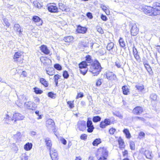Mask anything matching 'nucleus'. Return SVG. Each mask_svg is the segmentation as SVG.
<instances>
[{
    "label": "nucleus",
    "mask_w": 160,
    "mask_h": 160,
    "mask_svg": "<svg viewBox=\"0 0 160 160\" xmlns=\"http://www.w3.org/2000/svg\"><path fill=\"white\" fill-rule=\"evenodd\" d=\"M85 60L79 64V68H83L86 67H89V71L94 74V76L97 75L101 72L102 68L98 61L95 60L93 62L91 56L87 55L85 57Z\"/></svg>",
    "instance_id": "nucleus-1"
},
{
    "label": "nucleus",
    "mask_w": 160,
    "mask_h": 160,
    "mask_svg": "<svg viewBox=\"0 0 160 160\" xmlns=\"http://www.w3.org/2000/svg\"><path fill=\"white\" fill-rule=\"evenodd\" d=\"M143 8L146 14L150 16H156L160 13V3L155 2L153 3V7L145 6Z\"/></svg>",
    "instance_id": "nucleus-2"
},
{
    "label": "nucleus",
    "mask_w": 160,
    "mask_h": 160,
    "mask_svg": "<svg viewBox=\"0 0 160 160\" xmlns=\"http://www.w3.org/2000/svg\"><path fill=\"white\" fill-rule=\"evenodd\" d=\"M96 155V156H98V157H103L104 158H105L108 156V152L106 148H101L98 149Z\"/></svg>",
    "instance_id": "nucleus-3"
},
{
    "label": "nucleus",
    "mask_w": 160,
    "mask_h": 160,
    "mask_svg": "<svg viewBox=\"0 0 160 160\" xmlns=\"http://www.w3.org/2000/svg\"><path fill=\"white\" fill-rule=\"evenodd\" d=\"M18 100L16 102V104L18 107H21L24 102L26 101L28 99V97L24 95H20L18 97Z\"/></svg>",
    "instance_id": "nucleus-4"
},
{
    "label": "nucleus",
    "mask_w": 160,
    "mask_h": 160,
    "mask_svg": "<svg viewBox=\"0 0 160 160\" xmlns=\"http://www.w3.org/2000/svg\"><path fill=\"white\" fill-rule=\"evenodd\" d=\"M24 118V116L19 113H15L13 114L11 119L12 121L14 120V123H16L17 120H22Z\"/></svg>",
    "instance_id": "nucleus-5"
},
{
    "label": "nucleus",
    "mask_w": 160,
    "mask_h": 160,
    "mask_svg": "<svg viewBox=\"0 0 160 160\" xmlns=\"http://www.w3.org/2000/svg\"><path fill=\"white\" fill-rule=\"evenodd\" d=\"M46 126L50 130H52L53 132H55V126L54 121L50 119L48 120L46 122Z\"/></svg>",
    "instance_id": "nucleus-6"
},
{
    "label": "nucleus",
    "mask_w": 160,
    "mask_h": 160,
    "mask_svg": "<svg viewBox=\"0 0 160 160\" xmlns=\"http://www.w3.org/2000/svg\"><path fill=\"white\" fill-rule=\"evenodd\" d=\"M77 126L78 128L80 131H83L86 128V122L83 120L78 121L77 124Z\"/></svg>",
    "instance_id": "nucleus-7"
},
{
    "label": "nucleus",
    "mask_w": 160,
    "mask_h": 160,
    "mask_svg": "<svg viewBox=\"0 0 160 160\" xmlns=\"http://www.w3.org/2000/svg\"><path fill=\"white\" fill-rule=\"evenodd\" d=\"M90 118H88L87 122V127L88 128L87 131L88 132H93L94 128L92 124V123L91 120H89Z\"/></svg>",
    "instance_id": "nucleus-8"
},
{
    "label": "nucleus",
    "mask_w": 160,
    "mask_h": 160,
    "mask_svg": "<svg viewBox=\"0 0 160 160\" xmlns=\"http://www.w3.org/2000/svg\"><path fill=\"white\" fill-rule=\"evenodd\" d=\"M111 122L110 119L106 118L100 122L99 127L102 128H105L107 126L110 125Z\"/></svg>",
    "instance_id": "nucleus-9"
},
{
    "label": "nucleus",
    "mask_w": 160,
    "mask_h": 160,
    "mask_svg": "<svg viewBox=\"0 0 160 160\" xmlns=\"http://www.w3.org/2000/svg\"><path fill=\"white\" fill-rule=\"evenodd\" d=\"M131 27V34L132 36H135L138 33L139 29L137 28V25L135 24H132Z\"/></svg>",
    "instance_id": "nucleus-10"
},
{
    "label": "nucleus",
    "mask_w": 160,
    "mask_h": 160,
    "mask_svg": "<svg viewBox=\"0 0 160 160\" xmlns=\"http://www.w3.org/2000/svg\"><path fill=\"white\" fill-rule=\"evenodd\" d=\"M141 153H143L144 155L146 156V158L149 159H151L153 157L152 155V153L148 150H146L144 151V149H141L140 151Z\"/></svg>",
    "instance_id": "nucleus-11"
},
{
    "label": "nucleus",
    "mask_w": 160,
    "mask_h": 160,
    "mask_svg": "<svg viewBox=\"0 0 160 160\" xmlns=\"http://www.w3.org/2000/svg\"><path fill=\"white\" fill-rule=\"evenodd\" d=\"M24 106L28 109L32 110L35 109L36 107V104L31 101L25 102Z\"/></svg>",
    "instance_id": "nucleus-12"
},
{
    "label": "nucleus",
    "mask_w": 160,
    "mask_h": 160,
    "mask_svg": "<svg viewBox=\"0 0 160 160\" xmlns=\"http://www.w3.org/2000/svg\"><path fill=\"white\" fill-rule=\"evenodd\" d=\"M48 9L51 12H58V8L54 3L49 5L48 7Z\"/></svg>",
    "instance_id": "nucleus-13"
},
{
    "label": "nucleus",
    "mask_w": 160,
    "mask_h": 160,
    "mask_svg": "<svg viewBox=\"0 0 160 160\" xmlns=\"http://www.w3.org/2000/svg\"><path fill=\"white\" fill-rule=\"evenodd\" d=\"M143 112V108L141 107L138 106L134 108L133 110V113L136 115H140Z\"/></svg>",
    "instance_id": "nucleus-14"
},
{
    "label": "nucleus",
    "mask_w": 160,
    "mask_h": 160,
    "mask_svg": "<svg viewBox=\"0 0 160 160\" xmlns=\"http://www.w3.org/2000/svg\"><path fill=\"white\" fill-rule=\"evenodd\" d=\"M87 28L84 27H82L79 25L78 26L76 29L77 32L79 33L84 34L86 33Z\"/></svg>",
    "instance_id": "nucleus-15"
},
{
    "label": "nucleus",
    "mask_w": 160,
    "mask_h": 160,
    "mask_svg": "<svg viewBox=\"0 0 160 160\" xmlns=\"http://www.w3.org/2000/svg\"><path fill=\"white\" fill-rule=\"evenodd\" d=\"M32 20L34 22L37 23L36 24L38 26H40L42 25V20L38 16H33Z\"/></svg>",
    "instance_id": "nucleus-16"
},
{
    "label": "nucleus",
    "mask_w": 160,
    "mask_h": 160,
    "mask_svg": "<svg viewBox=\"0 0 160 160\" xmlns=\"http://www.w3.org/2000/svg\"><path fill=\"white\" fill-rule=\"evenodd\" d=\"M22 135L20 132H17L16 134L13 135V138L17 142H19L22 141Z\"/></svg>",
    "instance_id": "nucleus-17"
},
{
    "label": "nucleus",
    "mask_w": 160,
    "mask_h": 160,
    "mask_svg": "<svg viewBox=\"0 0 160 160\" xmlns=\"http://www.w3.org/2000/svg\"><path fill=\"white\" fill-rule=\"evenodd\" d=\"M50 150V154L52 160H58V154L56 151L54 150V151L53 152L52 151Z\"/></svg>",
    "instance_id": "nucleus-18"
},
{
    "label": "nucleus",
    "mask_w": 160,
    "mask_h": 160,
    "mask_svg": "<svg viewBox=\"0 0 160 160\" xmlns=\"http://www.w3.org/2000/svg\"><path fill=\"white\" fill-rule=\"evenodd\" d=\"M107 78L110 80H115L117 77L116 75L112 72H108L106 74Z\"/></svg>",
    "instance_id": "nucleus-19"
},
{
    "label": "nucleus",
    "mask_w": 160,
    "mask_h": 160,
    "mask_svg": "<svg viewBox=\"0 0 160 160\" xmlns=\"http://www.w3.org/2000/svg\"><path fill=\"white\" fill-rule=\"evenodd\" d=\"M40 50L42 52L45 54H48L50 52L49 50L48 49L47 47L44 45H42L40 47Z\"/></svg>",
    "instance_id": "nucleus-20"
},
{
    "label": "nucleus",
    "mask_w": 160,
    "mask_h": 160,
    "mask_svg": "<svg viewBox=\"0 0 160 160\" xmlns=\"http://www.w3.org/2000/svg\"><path fill=\"white\" fill-rule=\"evenodd\" d=\"M14 28L17 32H19V35L22 34V30L21 28L20 27L18 24H15L14 25Z\"/></svg>",
    "instance_id": "nucleus-21"
},
{
    "label": "nucleus",
    "mask_w": 160,
    "mask_h": 160,
    "mask_svg": "<svg viewBox=\"0 0 160 160\" xmlns=\"http://www.w3.org/2000/svg\"><path fill=\"white\" fill-rule=\"evenodd\" d=\"M22 54L20 52H16L13 56L14 61L15 62L17 61L18 59L20 58Z\"/></svg>",
    "instance_id": "nucleus-22"
},
{
    "label": "nucleus",
    "mask_w": 160,
    "mask_h": 160,
    "mask_svg": "<svg viewBox=\"0 0 160 160\" xmlns=\"http://www.w3.org/2000/svg\"><path fill=\"white\" fill-rule=\"evenodd\" d=\"M40 60L41 62L44 64H46L48 63L51 60L46 57H42L40 58Z\"/></svg>",
    "instance_id": "nucleus-23"
},
{
    "label": "nucleus",
    "mask_w": 160,
    "mask_h": 160,
    "mask_svg": "<svg viewBox=\"0 0 160 160\" xmlns=\"http://www.w3.org/2000/svg\"><path fill=\"white\" fill-rule=\"evenodd\" d=\"M54 68H48L46 70L47 73L49 75H52L55 73Z\"/></svg>",
    "instance_id": "nucleus-24"
},
{
    "label": "nucleus",
    "mask_w": 160,
    "mask_h": 160,
    "mask_svg": "<svg viewBox=\"0 0 160 160\" xmlns=\"http://www.w3.org/2000/svg\"><path fill=\"white\" fill-rule=\"evenodd\" d=\"M45 140L47 146L48 147L49 150H50L52 145L51 140L48 138H47L45 139Z\"/></svg>",
    "instance_id": "nucleus-25"
},
{
    "label": "nucleus",
    "mask_w": 160,
    "mask_h": 160,
    "mask_svg": "<svg viewBox=\"0 0 160 160\" xmlns=\"http://www.w3.org/2000/svg\"><path fill=\"white\" fill-rule=\"evenodd\" d=\"M32 147V143L28 142L24 145V149L27 151H29L31 149Z\"/></svg>",
    "instance_id": "nucleus-26"
},
{
    "label": "nucleus",
    "mask_w": 160,
    "mask_h": 160,
    "mask_svg": "<svg viewBox=\"0 0 160 160\" xmlns=\"http://www.w3.org/2000/svg\"><path fill=\"white\" fill-rule=\"evenodd\" d=\"M40 82L45 87H47L48 86V83L47 81L43 78H41L40 79Z\"/></svg>",
    "instance_id": "nucleus-27"
},
{
    "label": "nucleus",
    "mask_w": 160,
    "mask_h": 160,
    "mask_svg": "<svg viewBox=\"0 0 160 160\" xmlns=\"http://www.w3.org/2000/svg\"><path fill=\"white\" fill-rule=\"evenodd\" d=\"M78 45L79 46L80 48L81 49L83 48H86L88 47V43L83 42H81L79 43Z\"/></svg>",
    "instance_id": "nucleus-28"
},
{
    "label": "nucleus",
    "mask_w": 160,
    "mask_h": 160,
    "mask_svg": "<svg viewBox=\"0 0 160 160\" xmlns=\"http://www.w3.org/2000/svg\"><path fill=\"white\" fill-rule=\"evenodd\" d=\"M123 133L125 134L126 137L127 138H130L131 137V134L129 131L127 129H124L123 131Z\"/></svg>",
    "instance_id": "nucleus-29"
},
{
    "label": "nucleus",
    "mask_w": 160,
    "mask_h": 160,
    "mask_svg": "<svg viewBox=\"0 0 160 160\" xmlns=\"http://www.w3.org/2000/svg\"><path fill=\"white\" fill-rule=\"evenodd\" d=\"M80 68V71L81 73L83 75H85L87 73L88 69H89V68H88L86 67L83 68Z\"/></svg>",
    "instance_id": "nucleus-30"
},
{
    "label": "nucleus",
    "mask_w": 160,
    "mask_h": 160,
    "mask_svg": "<svg viewBox=\"0 0 160 160\" xmlns=\"http://www.w3.org/2000/svg\"><path fill=\"white\" fill-rule=\"evenodd\" d=\"M119 147L120 148H124V142L122 139L121 138L118 140Z\"/></svg>",
    "instance_id": "nucleus-31"
},
{
    "label": "nucleus",
    "mask_w": 160,
    "mask_h": 160,
    "mask_svg": "<svg viewBox=\"0 0 160 160\" xmlns=\"http://www.w3.org/2000/svg\"><path fill=\"white\" fill-rule=\"evenodd\" d=\"M73 39V38L72 36H69L64 37L63 38V40L66 42H70L72 41Z\"/></svg>",
    "instance_id": "nucleus-32"
},
{
    "label": "nucleus",
    "mask_w": 160,
    "mask_h": 160,
    "mask_svg": "<svg viewBox=\"0 0 160 160\" xmlns=\"http://www.w3.org/2000/svg\"><path fill=\"white\" fill-rule=\"evenodd\" d=\"M101 142V139L100 138L95 139L92 142V145L94 146H97Z\"/></svg>",
    "instance_id": "nucleus-33"
},
{
    "label": "nucleus",
    "mask_w": 160,
    "mask_h": 160,
    "mask_svg": "<svg viewBox=\"0 0 160 160\" xmlns=\"http://www.w3.org/2000/svg\"><path fill=\"white\" fill-rule=\"evenodd\" d=\"M123 93L125 95H127L129 92V90L128 87L125 86H123L122 88Z\"/></svg>",
    "instance_id": "nucleus-34"
},
{
    "label": "nucleus",
    "mask_w": 160,
    "mask_h": 160,
    "mask_svg": "<svg viewBox=\"0 0 160 160\" xmlns=\"http://www.w3.org/2000/svg\"><path fill=\"white\" fill-rule=\"evenodd\" d=\"M59 7L60 9L62 11H67L66 6L62 3H60L59 4Z\"/></svg>",
    "instance_id": "nucleus-35"
},
{
    "label": "nucleus",
    "mask_w": 160,
    "mask_h": 160,
    "mask_svg": "<svg viewBox=\"0 0 160 160\" xmlns=\"http://www.w3.org/2000/svg\"><path fill=\"white\" fill-rule=\"evenodd\" d=\"M119 42L120 46L122 48L125 46V42L122 38H120L119 40Z\"/></svg>",
    "instance_id": "nucleus-36"
},
{
    "label": "nucleus",
    "mask_w": 160,
    "mask_h": 160,
    "mask_svg": "<svg viewBox=\"0 0 160 160\" xmlns=\"http://www.w3.org/2000/svg\"><path fill=\"white\" fill-rule=\"evenodd\" d=\"M101 118L99 116H94L92 118V121L94 122H97L101 121Z\"/></svg>",
    "instance_id": "nucleus-37"
},
{
    "label": "nucleus",
    "mask_w": 160,
    "mask_h": 160,
    "mask_svg": "<svg viewBox=\"0 0 160 160\" xmlns=\"http://www.w3.org/2000/svg\"><path fill=\"white\" fill-rule=\"evenodd\" d=\"M114 47V43L112 42H111L109 43L107 47V48L108 50L109 51L112 49Z\"/></svg>",
    "instance_id": "nucleus-38"
},
{
    "label": "nucleus",
    "mask_w": 160,
    "mask_h": 160,
    "mask_svg": "<svg viewBox=\"0 0 160 160\" xmlns=\"http://www.w3.org/2000/svg\"><path fill=\"white\" fill-rule=\"evenodd\" d=\"M143 64L146 69L150 73V72L152 70V69L148 63H145V62H143Z\"/></svg>",
    "instance_id": "nucleus-39"
},
{
    "label": "nucleus",
    "mask_w": 160,
    "mask_h": 160,
    "mask_svg": "<svg viewBox=\"0 0 160 160\" xmlns=\"http://www.w3.org/2000/svg\"><path fill=\"white\" fill-rule=\"evenodd\" d=\"M150 98L151 100L155 101L157 99V95L155 93H152L150 95Z\"/></svg>",
    "instance_id": "nucleus-40"
},
{
    "label": "nucleus",
    "mask_w": 160,
    "mask_h": 160,
    "mask_svg": "<svg viewBox=\"0 0 160 160\" xmlns=\"http://www.w3.org/2000/svg\"><path fill=\"white\" fill-rule=\"evenodd\" d=\"M3 21L5 25L8 27H9L10 25V23L9 22L8 20L6 18H5L3 19Z\"/></svg>",
    "instance_id": "nucleus-41"
},
{
    "label": "nucleus",
    "mask_w": 160,
    "mask_h": 160,
    "mask_svg": "<svg viewBox=\"0 0 160 160\" xmlns=\"http://www.w3.org/2000/svg\"><path fill=\"white\" fill-rule=\"evenodd\" d=\"M34 92L37 94H40L42 92V91L37 88H34Z\"/></svg>",
    "instance_id": "nucleus-42"
},
{
    "label": "nucleus",
    "mask_w": 160,
    "mask_h": 160,
    "mask_svg": "<svg viewBox=\"0 0 160 160\" xmlns=\"http://www.w3.org/2000/svg\"><path fill=\"white\" fill-rule=\"evenodd\" d=\"M67 103L70 108H72L74 107L73 101H68L67 102Z\"/></svg>",
    "instance_id": "nucleus-43"
},
{
    "label": "nucleus",
    "mask_w": 160,
    "mask_h": 160,
    "mask_svg": "<svg viewBox=\"0 0 160 160\" xmlns=\"http://www.w3.org/2000/svg\"><path fill=\"white\" fill-rule=\"evenodd\" d=\"M54 68L58 70H60L62 69L61 66L59 64H56L54 65Z\"/></svg>",
    "instance_id": "nucleus-44"
},
{
    "label": "nucleus",
    "mask_w": 160,
    "mask_h": 160,
    "mask_svg": "<svg viewBox=\"0 0 160 160\" xmlns=\"http://www.w3.org/2000/svg\"><path fill=\"white\" fill-rule=\"evenodd\" d=\"M133 119L136 121H138V120H139L141 121H144L145 120V119L142 118L141 117H139L138 116H136L133 118Z\"/></svg>",
    "instance_id": "nucleus-45"
},
{
    "label": "nucleus",
    "mask_w": 160,
    "mask_h": 160,
    "mask_svg": "<svg viewBox=\"0 0 160 160\" xmlns=\"http://www.w3.org/2000/svg\"><path fill=\"white\" fill-rule=\"evenodd\" d=\"M136 87L138 90H142L144 88V86L143 85L140 84L136 85Z\"/></svg>",
    "instance_id": "nucleus-46"
},
{
    "label": "nucleus",
    "mask_w": 160,
    "mask_h": 160,
    "mask_svg": "<svg viewBox=\"0 0 160 160\" xmlns=\"http://www.w3.org/2000/svg\"><path fill=\"white\" fill-rule=\"evenodd\" d=\"M48 96L49 97L52 98H55L56 94L53 93L52 92H50L48 93Z\"/></svg>",
    "instance_id": "nucleus-47"
},
{
    "label": "nucleus",
    "mask_w": 160,
    "mask_h": 160,
    "mask_svg": "<svg viewBox=\"0 0 160 160\" xmlns=\"http://www.w3.org/2000/svg\"><path fill=\"white\" fill-rule=\"evenodd\" d=\"M63 76L64 78H67L69 77V75L68 74V72L65 71L63 72Z\"/></svg>",
    "instance_id": "nucleus-48"
},
{
    "label": "nucleus",
    "mask_w": 160,
    "mask_h": 160,
    "mask_svg": "<svg viewBox=\"0 0 160 160\" xmlns=\"http://www.w3.org/2000/svg\"><path fill=\"white\" fill-rule=\"evenodd\" d=\"M116 129L115 128H112L109 130V133L111 135H113L114 132H115Z\"/></svg>",
    "instance_id": "nucleus-49"
},
{
    "label": "nucleus",
    "mask_w": 160,
    "mask_h": 160,
    "mask_svg": "<svg viewBox=\"0 0 160 160\" xmlns=\"http://www.w3.org/2000/svg\"><path fill=\"white\" fill-rule=\"evenodd\" d=\"M134 56V58L136 59L137 61L138 62H140V58L138 54L137 55H135Z\"/></svg>",
    "instance_id": "nucleus-50"
},
{
    "label": "nucleus",
    "mask_w": 160,
    "mask_h": 160,
    "mask_svg": "<svg viewBox=\"0 0 160 160\" xmlns=\"http://www.w3.org/2000/svg\"><path fill=\"white\" fill-rule=\"evenodd\" d=\"M115 115L117 117H118L122 119L123 118L122 115L121 113H120L119 112H115Z\"/></svg>",
    "instance_id": "nucleus-51"
},
{
    "label": "nucleus",
    "mask_w": 160,
    "mask_h": 160,
    "mask_svg": "<svg viewBox=\"0 0 160 160\" xmlns=\"http://www.w3.org/2000/svg\"><path fill=\"white\" fill-rule=\"evenodd\" d=\"M130 148L132 150H134L135 149V146H134V144L133 142H130Z\"/></svg>",
    "instance_id": "nucleus-52"
},
{
    "label": "nucleus",
    "mask_w": 160,
    "mask_h": 160,
    "mask_svg": "<svg viewBox=\"0 0 160 160\" xmlns=\"http://www.w3.org/2000/svg\"><path fill=\"white\" fill-rule=\"evenodd\" d=\"M87 135L86 134H82L80 137V138L81 139L85 140L87 138Z\"/></svg>",
    "instance_id": "nucleus-53"
},
{
    "label": "nucleus",
    "mask_w": 160,
    "mask_h": 160,
    "mask_svg": "<svg viewBox=\"0 0 160 160\" xmlns=\"http://www.w3.org/2000/svg\"><path fill=\"white\" fill-rule=\"evenodd\" d=\"M60 76L58 74H56L54 76V82L58 81V80L60 78Z\"/></svg>",
    "instance_id": "nucleus-54"
},
{
    "label": "nucleus",
    "mask_w": 160,
    "mask_h": 160,
    "mask_svg": "<svg viewBox=\"0 0 160 160\" xmlns=\"http://www.w3.org/2000/svg\"><path fill=\"white\" fill-rule=\"evenodd\" d=\"M33 4H34V5L35 7L38 8L40 7L41 6L40 4L38 3V2H37V1L34 2Z\"/></svg>",
    "instance_id": "nucleus-55"
},
{
    "label": "nucleus",
    "mask_w": 160,
    "mask_h": 160,
    "mask_svg": "<svg viewBox=\"0 0 160 160\" xmlns=\"http://www.w3.org/2000/svg\"><path fill=\"white\" fill-rule=\"evenodd\" d=\"M101 19L104 21H106L108 18L105 15H104L103 14H102L101 16Z\"/></svg>",
    "instance_id": "nucleus-56"
},
{
    "label": "nucleus",
    "mask_w": 160,
    "mask_h": 160,
    "mask_svg": "<svg viewBox=\"0 0 160 160\" xmlns=\"http://www.w3.org/2000/svg\"><path fill=\"white\" fill-rule=\"evenodd\" d=\"M101 80V79H99L97 80L96 83V85L97 86H100L101 84L102 83Z\"/></svg>",
    "instance_id": "nucleus-57"
},
{
    "label": "nucleus",
    "mask_w": 160,
    "mask_h": 160,
    "mask_svg": "<svg viewBox=\"0 0 160 160\" xmlns=\"http://www.w3.org/2000/svg\"><path fill=\"white\" fill-rule=\"evenodd\" d=\"M87 17L90 19H92L93 18L92 13L90 12H88L86 14Z\"/></svg>",
    "instance_id": "nucleus-58"
},
{
    "label": "nucleus",
    "mask_w": 160,
    "mask_h": 160,
    "mask_svg": "<svg viewBox=\"0 0 160 160\" xmlns=\"http://www.w3.org/2000/svg\"><path fill=\"white\" fill-rule=\"evenodd\" d=\"M83 96V93L82 92H79L78 93V95L77 96V98H82Z\"/></svg>",
    "instance_id": "nucleus-59"
},
{
    "label": "nucleus",
    "mask_w": 160,
    "mask_h": 160,
    "mask_svg": "<svg viewBox=\"0 0 160 160\" xmlns=\"http://www.w3.org/2000/svg\"><path fill=\"white\" fill-rule=\"evenodd\" d=\"M100 7L104 11L106 10L107 9V8L105 5L102 4H101Z\"/></svg>",
    "instance_id": "nucleus-60"
},
{
    "label": "nucleus",
    "mask_w": 160,
    "mask_h": 160,
    "mask_svg": "<svg viewBox=\"0 0 160 160\" xmlns=\"http://www.w3.org/2000/svg\"><path fill=\"white\" fill-rule=\"evenodd\" d=\"M97 158H98V160H106L107 159V158H104L103 157L96 156Z\"/></svg>",
    "instance_id": "nucleus-61"
},
{
    "label": "nucleus",
    "mask_w": 160,
    "mask_h": 160,
    "mask_svg": "<svg viewBox=\"0 0 160 160\" xmlns=\"http://www.w3.org/2000/svg\"><path fill=\"white\" fill-rule=\"evenodd\" d=\"M61 141L62 142V143L63 144L66 145L67 143L66 140L63 138H62L61 139Z\"/></svg>",
    "instance_id": "nucleus-62"
},
{
    "label": "nucleus",
    "mask_w": 160,
    "mask_h": 160,
    "mask_svg": "<svg viewBox=\"0 0 160 160\" xmlns=\"http://www.w3.org/2000/svg\"><path fill=\"white\" fill-rule=\"evenodd\" d=\"M133 52L134 56L135 55H137L138 54V51L136 48H135V49H134V48L133 49Z\"/></svg>",
    "instance_id": "nucleus-63"
},
{
    "label": "nucleus",
    "mask_w": 160,
    "mask_h": 160,
    "mask_svg": "<svg viewBox=\"0 0 160 160\" xmlns=\"http://www.w3.org/2000/svg\"><path fill=\"white\" fill-rule=\"evenodd\" d=\"M115 65L118 68H120L121 66L120 63L118 62H115Z\"/></svg>",
    "instance_id": "nucleus-64"
}]
</instances>
